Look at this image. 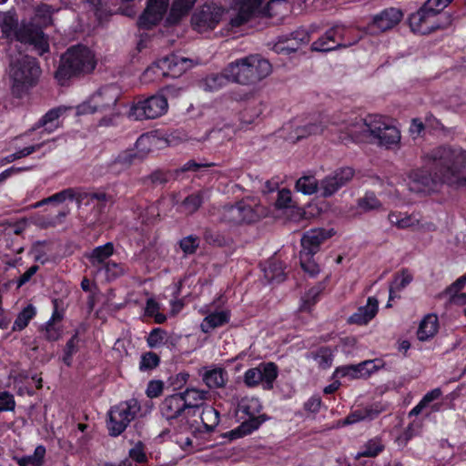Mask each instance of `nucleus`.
I'll use <instances>...</instances> for the list:
<instances>
[{
	"mask_svg": "<svg viewBox=\"0 0 466 466\" xmlns=\"http://www.w3.org/2000/svg\"><path fill=\"white\" fill-rule=\"evenodd\" d=\"M349 29L343 25H335L328 29L323 35L312 43L313 51L329 52L350 45L346 42L345 35Z\"/></svg>",
	"mask_w": 466,
	"mask_h": 466,
	"instance_id": "13",
	"label": "nucleus"
},
{
	"mask_svg": "<svg viewBox=\"0 0 466 466\" xmlns=\"http://www.w3.org/2000/svg\"><path fill=\"white\" fill-rule=\"evenodd\" d=\"M299 262L301 268L310 277H315L319 273V266L314 260V256L306 253H299Z\"/></svg>",
	"mask_w": 466,
	"mask_h": 466,
	"instance_id": "51",
	"label": "nucleus"
},
{
	"mask_svg": "<svg viewBox=\"0 0 466 466\" xmlns=\"http://www.w3.org/2000/svg\"><path fill=\"white\" fill-rule=\"evenodd\" d=\"M15 408V400L13 394L8 391H0V413L13 411Z\"/></svg>",
	"mask_w": 466,
	"mask_h": 466,
	"instance_id": "63",
	"label": "nucleus"
},
{
	"mask_svg": "<svg viewBox=\"0 0 466 466\" xmlns=\"http://www.w3.org/2000/svg\"><path fill=\"white\" fill-rule=\"evenodd\" d=\"M94 201L106 202V194L105 192H86L77 189V204L88 205Z\"/></svg>",
	"mask_w": 466,
	"mask_h": 466,
	"instance_id": "50",
	"label": "nucleus"
},
{
	"mask_svg": "<svg viewBox=\"0 0 466 466\" xmlns=\"http://www.w3.org/2000/svg\"><path fill=\"white\" fill-rule=\"evenodd\" d=\"M274 206L277 209L290 208L293 207L291 191L288 188H281L277 191V198Z\"/></svg>",
	"mask_w": 466,
	"mask_h": 466,
	"instance_id": "53",
	"label": "nucleus"
},
{
	"mask_svg": "<svg viewBox=\"0 0 466 466\" xmlns=\"http://www.w3.org/2000/svg\"><path fill=\"white\" fill-rule=\"evenodd\" d=\"M54 8L48 4H40L35 9V17L43 30L53 24Z\"/></svg>",
	"mask_w": 466,
	"mask_h": 466,
	"instance_id": "41",
	"label": "nucleus"
},
{
	"mask_svg": "<svg viewBox=\"0 0 466 466\" xmlns=\"http://www.w3.org/2000/svg\"><path fill=\"white\" fill-rule=\"evenodd\" d=\"M49 142H50L49 140H46V141H43L41 143H37V144H34V145L28 146V147H23V148L19 149L18 151L13 153L11 155H8L5 157H4L3 159H1L0 166H3L6 163H11L17 159L28 157L31 154L40 150L46 144H47Z\"/></svg>",
	"mask_w": 466,
	"mask_h": 466,
	"instance_id": "43",
	"label": "nucleus"
},
{
	"mask_svg": "<svg viewBox=\"0 0 466 466\" xmlns=\"http://www.w3.org/2000/svg\"><path fill=\"white\" fill-rule=\"evenodd\" d=\"M439 330V320L435 314L426 315L420 321L418 330L417 337L420 341H427L433 338Z\"/></svg>",
	"mask_w": 466,
	"mask_h": 466,
	"instance_id": "32",
	"label": "nucleus"
},
{
	"mask_svg": "<svg viewBox=\"0 0 466 466\" xmlns=\"http://www.w3.org/2000/svg\"><path fill=\"white\" fill-rule=\"evenodd\" d=\"M309 355L321 370H328L332 366L334 353L329 346H321L311 351Z\"/></svg>",
	"mask_w": 466,
	"mask_h": 466,
	"instance_id": "34",
	"label": "nucleus"
},
{
	"mask_svg": "<svg viewBox=\"0 0 466 466\" xmlns=\"http://www.w3.org/2000/svg\"><path fill=\"white\" fill-rule=\"evenodd\" d=\"M40 75L41 68L36 58L25 55L13 60L10 64L13 94L21 97L37 84Z\"/></svg>",
	"mask_w": 466,
	"mask_h": 466,
	"instance_id": "5",
	"label": "nucleus"
},
{
	"mask_svg": "<svg viewBox=\"0 0 466 466\" xmlns=\"http://www.w3.org/2000/svg\"><path fill=\"white\" fill-rule=\"evenodd\" d=\"M15 39L24 44L33 45L41 56L49 52V44L44 30L35 23L23 22L15 30Z\"/></svg>",
	"mask_w": 466,
	"mask_h": 466,
	"instance_id": "10",
	"label": "nucleus"
},
{
	"mask_svg": "<svg viewBox=\"0 0 466 466\" xmlns=\"http://www.w3.org/2000/svg\"><path fill=\"white\" fill-rule=\"evenodd\" d=\"M202 380L206 386L210 389H221L224 388L228 380V374L224 368L214 367L210 370H207L203 375Z\"/></svg>",
	"mask_w": 466,
	"mask_h": 466,
	"instance_id": "28",
	"label": "nucleus"
},
{
	"mask_svg": "<svg viewBox=\"0 0 466 466\" xmlns=\"http://www.w3.org/2000/svg\"><path fill=\"white\" fill-rule=\"evenodd\" d=\"M265 278L269 282L280 283L285 280V267L282 261L276 258L269 259L264 268Z\"/></svg>",
	"mask_w": 466,
	"mask_h": 466,
	"instance_id": "33",
	"label": "nucleus"
},
{
	"mask_svg": "<svg viewBox=\"0 0 466 466\" xmlns=\"http://www.w3.org/2000/svg\"><path fill=\"white\" fill-rule=\"evenodd\" d=\"M339 370L342 372V376H350L354 379L369 377V375H367V367L363 366L362 362L357 365H348L341 367Z\"/></svg>",
	"mask_w": 466,
	"mask_h": 466,
	"instance_id": "54",
	"label": "nucleus"
},
{
	"mask_svg": "<svg viewBox=\"0 0 466 466\" xmlns=\"http://www.w3.org/2000/svg\"><path fill=\"white\" fill-rule=\"evenodd\" d=\"M238 411L246 415L248 418L244 420L235 429L225 432L222 436L229 441L238 440L246 437L255 431L267 420L269 416L263 413L260 414L263 407L258 398H244L238 405Z\"/></svg>",
	"mask_w": 466,
	"mask_h": 466,
	"instance_id": "6",
	"label": "nucleus"
},
{
	"mask_svg": "<svg viewBox=\"0 0 466 466\" xmlns=\"http://www.w3.org/2000/svg\"><path fill=\"white\" fill-rule=\"evenodd\" d=\"M295 187L299 192L311 195L318 191L319 183L315 177L304 176L297 180Z\"/></svg>",
	"mask_w": 466,
	"mask_h": 466,
	"instance_id": "47",
	"label": "nucleus"
},
{
	"mask_svg": "<svg viewBox=\"0 0 466 466\" xmlns=\"http://www.w3.org/2000/svg\"><path fill=\"white\" fill-rule=\"evenodd\" d=\"M169 6V0H147L143 12L137 18L139 29L151 30L160 24Z\"/></svg>",
	"mask_w": 466,
	"mask_h": 466,
	"instance_id": "12",
	"label": "nucleus"
},
{
	"mask_svg": "<svg viewBox=\"0 0 466 466\" xmlns=\"http://www.w3.org/2000/svg\"><path fill=\"white\" fill-rule=\"evenodd\" d=\"M388 219L398 228H408L414 225L412 218L406 213L391 211L388 216Z\"/></svg>",
	"mask_w": 466,
	"mask_h": 466,
	"instance_id": "49",
	"label": "nucleus"
},
{
	"mask_svg": "<svg viewBox=\"0 0 466 466\" xmlns=\"http://www.w3.org/2000/svg\"><path fill=\"white\" fill-rule=\"evenodd\" d=\"M271 71V64L259 55L237 59L227 66L231 82L240 85H254L267 77Z\"/></svg>",
	"mask_w": 466,
	"mask_h": 466,
	"instance_id": "4",
	"label": "nucleus"
},
{
	"mask_svg": "<svg viewBox=\"0 0 466 466\" xmlns=\"http://www.w3.org/2000/svg\"><path fill=\"white\" fill-rule=\"evenodd\" d=\"M199 238L195 235H189L182 238L178 244L185 255H193L199 248Z\"/></svg>",
	"mask_w": 466,
	"mask_h": 466,
	"instance_id": "52",
	"label": "nucleus"
},
{
	"mask_svg": "<svg viewBox=\"0 0 466 466\" xmlns=\"http://www.w3.org/2000/svg\"><path fill=\"white\" fill-rule=\"evenodd\" d=\"M332 236V229L327 230L318 228L306 231L300 240L301 249L299 253L315 256L320 250L321 244Z\"/></svg>",
	"mask_w": 466,
	"mask_h": 466,
	"instance_id": "19",
	"label": "nucleus"
},
{
	"mask_svg": "<svg viewBox=\"0 0 466 466\" xmlns=\"http://www.w3.org/2000/svg\"><path fill=\"white\" fill-rule=\"evenodd\" d=\"M41 331H45L44 337L49 342L57 341L62 336V328L60 326H53L48 327L47 322H46L40 329Z\"/></svg>",
	"mask_w": 466,
	"mask_h": 466,
	"instance_id": "61",
	"label": "nucleus"
},
{
	"mask_svg": "<svg viewBox=\"0 0 466 466\" xmlns=\"http://www.w3.org/2000/svg\"><path fill=\"white\" fill-rule=\"evenodd\" d=\"M261 382L260 368H250L244 373V383L249 388L258 386Z\"/></svg>",
	"mask_w": 466,
	"mask_h": 466,
	"instance_id": "58",
	"label": "nucleus"
},
{
	"mask_svg": "<svg viewBox=\"0 0 466 466\" xmlns=\"http://www.w3.org/2000/svg\"><path fill=\"white\" fill-rule=\"evenodd\" d=\"M261 373V382L264 383V389L272 390L274 381L279 376V368L274 362H263L259 366Z\"/></svg>",
	"mask_w": 466,
	"mask_h": 466,
	"instance_id": "37",
	"label": "nucleus"
},
{
	"mask_svg": "<svg viewBox=\"0 0 466 466\" xmlns=\"http://www.w3.org/2000/svg\"><path fill=\"white\" fill-rule=\"evenodd\" d=\"M147 344L150 349H157L166 344L174 345L167 338V330L161 328H154L147 338Z\"/></svg>",
	"mask_w": 466,
	"mask_h": 466,
	"instance_id": "44",
	"label": "nucleus"
},
{
	"mask_svg": "<svg viewBox=\"0 0 466 466\" xmlns=\"http://www.w3.org/2000/svg\"><path fill=\"white\" fill-rule=\"evenodd\" d=\"M65 112L62 107H55L48 110L32 127L28 132L44 127L43 133L51 134L58 127V118Z\"/></svg>",
	"mask_w": 466,
	"mask_h": 466,
	"instance_id": "27",
	"label": "nucleus"
},
{
	"mask_svg": "<svg viewBox=\"0 0 466 466\" xmlns=\"http://www.w3.org/2000/svg\"><path fill=\"white\" fill-rule=\"evenodd\" d=\"M264 0H238L239 9L238 13L231 17L230 25L239 27L245 25L253 15L254 12L261 5Z\"/></svg>",
	"mask_w": 466,
	"mask_h": 466,
	"instance_id": "24",
	"label": "nucleus"
},
{
	"mask_svg": "<svg viewBox=\"0 0 466 466\" xmlns=\"http://www.w3.org/2000/svg\"><path fill=\"white\" fill-rule=\"evenodd\" d=\"M379 302L374 297H369L367 304L358 308L357 311L350 316L348 322L350 324L366 325L378 313Z\"/></svg>",
	"mask_w": 466,
	"mask_h": 466,
	"instance_id": "22",
	"label": "nucleus"
},
{
	"mask_svg": "<svg viewBox=\"0 0 466 466\" xmlns=\"http://www.w3.org/2000/svg\"><path fill=\"white\" fill-rule=\"evenodd\" d=\"M372 410L366 409L364 410H357L352 412H350L343 421L344 425H350L357 422H360L361 420H364L366 419H372Z\"/></svg>",
	"mask_w": 466,
	"mask_h": 466,
	"instance_id": "56",
	"label": "nucleus"
},
{
	"mask_svg": "<svg viewBox=\"0 0 466 466\" xmlns=\"http://www.w3.org/2000/svg\"><path fill=\"white\" fill-rule=\"evenodd\" d=\"M258 219L259 215L258 211L245 201H238L235 205L226 206L222 213V220L234 225L250 224Z\"/></svg>",
	"mask_w": 466,
	"mask_h": 466,
	"instance_id": "15",
	"label": "nucleus"
},
{
	"mask_svg": "<svg viewBox=\"0 0 466 466\" xmlns=\"http://www.w3.org/2000/svg\"><path fill=\"white\" fill-rule=\"evenodd\" d=\"M231 81V76H228L227 67L222 74H210L203 80L202 86L206 91H217Z\"/></svg>",
	"mask_w": 466,
	"mask_h": 466,
	"instance_id": "36",
	"label": "nucleus"
},
{
	"mask_svg": "<svg viewBox=\"0 0 466 466\" xmlns=\"http://www.w3.org/2000/svg\"><path fill=\"white\" fill-rule=\"evenodd\" d=\"M359 205L364 210L378 209L381 203L373 192H367L365 196L360 199Z\"/></svg>",
	"mask_w": 466,
	"mask_h": 466,
	"instance_id": "57",
	"label": "nucleus"
},
{
	"mask_svg": "<svg viewBox=\"0 0 466 466\" xmlns=\"http://www.w3.org/2000/svg\"><path fill=\"white\" fill-rule=\"evenodd\" d=\"M203 202V193L201 191H198L186 197L185 199L181 202L179 208L180 211L186 215H192L198 210Z\"/></svg>",
	"mask_w": 466,
	"mask_h": 466,
	"instance_id": "40",
	"label": "nucleus"
},
{
	"mask_svg": "<svg viewBox=\"0 0 466 466\" xmlns=\"http://www.w3.org/2000/svg\"><path fill=\"white\" fill-rule=\"evenodd\" d=\"M79 332L76 330L63 349L62 361L66 367L72 366L73 357L79 350Z\"/></svg>",
	"mask_w": 466,
	"mask_h": 466,
	"instance_id": "39",
	"label": "nucleus"
},
{
	"mask_svg": "<svg viewBox=\"0 0 466 466\" xmlns=\"http://www.w3.org/2000/svg\"><path fill=\"white\" fill-rule=\"evenodd\" d=\"M197 1L198 0H173L166 17V25H177L184 16L189 14Z\"/></svg>",
	"mask_w": 466,
	"mask_h": 466,
	"instance_id": "25",
	"label": "nucleus"
},
{
	"mask_svg": "<svg viewBox=\"0 0 466 466\" xmlns=\"http://www.w3.org/2000/svg\"><path fill=\"white\" fill-rule=\"evenodd\" d=\"M413 278L409 273L407 268H402L400 273L394 275L392 281L390 284L389 289V300L387 303V307H391L390 301L395 299L400 298L398 294L403 289H405L411 281Z\"/></svg>",
	"mask_w": 466,
	"mask_h": 466,
	"instance_id": "29",
	"label": "nucleus"
},
{
	"mask_svg": "<svg viewBox=\"0 0 466 466\" xmlns=\"http://www.w3.org/2000/svg\"><path fill=\"white\" fill-rule=\"evenodd\" d=\"M403 18V13L400 8H385L380 14L373 16L370 29L373 33H382L392 29Z\"/></svg>",
	"mask_w": 466,
	"mask_h": 466,
	"instance_id": "20",
	"label": "nucleus"
},
{
	"mask_svg": "<svg viewBox=\"0 0 466 466\" xmlns=\"http://www.w3.org/2000/svg\"><path fill=\"white\" fill-rule=\"evenodd\" d=\"M385 449L384 444L382 443V440L380 437H375L369 440L363 447V450L360 451L356 458L360 459L361 457H369L374 458L377 457L380 453H381Z\"/></svg>",
	"mask_w": 466,
	"mask_h": 466,
	"instance_id": "42",
	"label": "nucleus"
},
{
	"mask_svg": "<svg viewBox=\"0 0 466 466\" xmlns=\"http://www.w3.org/2000/svg\"><path fill=\"white\" fill-rule=\"evenodd\" d=\"M354 174L355 171L350 167L337 168L320 181L319 188L321 195L325 198L332 196L342 187L346 186L352 179Z\"/></svg>",
	"mask_w": 466,
	"mask_h": 466,
	"instance_id": "18",
	"label": "nucleus"
},
{
	"mask_svg": "<svg viewBox=\"0 0 466 466\" xmlns=\"http://www.w3.org/2000/svg\"><path fill=\"white\" fill-rule=\"evenodd\" d=\"M103 268L109 279H116L126 273L124 265L113 260H108L104 264Z\"/></svg>",
	"mask_w": 466,
	"mask_h": 466,
	"instance_id": "55",
	"label": "nucleus"
},
{
	"mask_svg": "<svg viewBox=\"0 0 466 466\" xmlns=\"http://www.w3.org/2000/svg\"><path fill=\"white\" fill-rule=\"evenodd\" d=\"M230 310L213 311L208 314L200 324V329L203 333L208 334L217 328L225 326L230 321Z\"/></svg>",
	"mask_w": 466,
	"mask_h": 466,
	"instance_id": "26",
	"label": "nucleus"
},
{
	"mask_svg": "<svg viewBox=\"0 0 466 466\" xmlns=\"http://www.w3.org/2000/svg\"><path fill=\"white\" fill-rule=\"evenodd\" d=\"M189 379V374L187 371H181L168 379V383L175 391H181L187 385Z\"/></svg>",
	"mask_w": 466,
	"mask_h": 466,
	"instance_id": "59",
	"label": "nucleus"
},
{
	"mask_svg": "<svg viewBox=\"0 0 466 466\" xmlns=\"http://www.w3.org/2000/svg\"><path fill=\"white\" fill-rule=\"evenodd\" d=\"M96 64L87 47L82 45L70 46L60 57L55 79L59 86H69L74 80L91 73Z\"/></svg>",
	"mask_w": 466,
	"mask_h": 466,
	"instance_id": "3",
	"label": "nucleus"
},
{
	"mask_svg": "<svg viewBox=\"0 0 466 466\" xmlns=\"http://www.w3.org/2000/svg\"><path fill=\"white\" fill-rule=\"evenodd\" d=\"M188 62L189 60L187 58L171 54L153 64L146 70L145 74L147 75L150 72L157 73V71L159 70L160 73L158 76L176 78L186 72Z\"/></svg>",
	"mask_w": 466,
	"mask_h": 466,
	"instance_id": "16",
	"label": "nucleus"
},
{
	"mask_svg": "<svg viewBox=\"0 0 466 466\" xmlns=\"http://www.w3.org/2000/svg\"><path fill=\"white\" fill-rule=\"evenodd\" d=\"M199 410L201 424L195 421L189 428L194 438L206 439V436H210L219 424L220 413L209 404H205Z\"/></svg>",
	"mask_w": 466,
	"mask_h": 466,
	"instance_id": "14",
	"label": "nucleus"
},
{
	"mask_svg": "<svg viewBox=\"0 0 466 466\" xmlns=\"http://www.w3.org/2000/svg\"><path fill=\"white\" fill-rule=\"evenodd\" d=\"M66 200H76L77 202V188L67 187L57 193H55L48 198H44L39 201L35 207H41L44 204L49 203H64Z\"/></svg>",
	"mask_w": 466,
	"mask_h": 466,
	"instance_id": "38",
	"label": "nucleus"
},
{
	"mask_svg": "<svg viewBox=\"0 0 466 466\" xmlns=\"http://www.w3.org/2000/svg\"><path fill=\"white\" fill-rule=\"evenodd\" d=\"M36 316V309L33 304H28L16 316L12 326V331H22Z\"/></svg>",
	"mask_w": 466,
	"mask_h": 466,
	"instance_id": "35",
	"label": "nucleus"
},
{
	"mask_svg": "<svg viewBox=\"0 0 466 466\" xmlns=\"http://www.w3.org/2000/svg\"><path fill=\"white\" fill-rule=\"evenodd\" d=\"M452 0H427L422 6L409 16L412 32L428 35L442 27L440 15Z\"/></svg>",
	"mask_w": 466,
	"mask_h": 466,
	"instance_id": "7",
	"label": "nucleus"
},
{
	"mask_svg": "<svg viewBox=\"0 0 466 466\" xmlns=\"http://www.w3.org/2000/svg\"><path fill=\"white\" fill-rule=\"evenodd\" d=\"M118 95L117 88L113 86H105L100 87L91 97V112H102L112 108L116 105Z\"/></svg>",
	"mask_w": 466,
	"mask_h": 466,
	"instance_id": "21",
	"label": "nucleus"
},
{
	"mask_svg": "<svg viewBox=\"0 0 466 466\" xmlns=\"http://www.w3.org/2000/svg\"><path fill=\"white\" fill-rule=\"evenodd\" d=\"M325 129L339 132V139L342 143H362L372 137L378 140L380 146L390 149L400 142V130L386 122L380 115H369L366 117L356 116L349 120L343 119L341 123L334 121L330 126H323L321 122H309L304 126L296 127L290 138L297 142L311 135L323 133Z\"/></svg>",
	"mask_w": 466,
	"mask_h": 466,
	"instance_id": "1",
	"label": "nucleus"
},
{
	"mask_svg": "<svg viewBox=\"0 0 466 466\" xmlns=\"http://www.w3.org/2000/svg\"><path fill=\"white\" fill-rule=\"evenodd\" d=\"M139 156L134 149H127L120 152L117 157L108 165L110 173L117 175L127 170Z\"/></svg>",
	"mask_w": 466,
	"mask_h": 466,
	"instance_id": "30",
	"label": "nucleus"
},
{
	"mask_svg": "<svg viewBox=\"0 0 466 466\" xmlns=\"http://www.w3.org/2000/svg\"><path fill=\"white\" fill-rule=\"evenodd\" d=\"M45 455L46 448L43 445H38L33 455L21 457L17 460V464L19 466H42Z\"/></svg>",
	"mask_w": 466,
	"mask_h": 466,
	"instance_id": "46",
	"label": "nucleus"
},
{
	"mask_svg": "<svg viewBox=\"0 0 466 466\" xmlns=\"http://www.w3.org/2000/svg\"><path fill=\"white\" fill-rule=\"evenodd\" d=\"M164 390V382L162 380H150L147 383L146 394L150 399H155L159 397Z\"/></svg>",
	"mask_w": 466,
	"mask_h": 466,
	"instance_id": "64",
	"label": "nucleus"
},
{
	"mask_svg": "<svg viewBox=\"0 0 466 466\" xmlns=\"http://www.w3.org/2000/svg\"><path fill=\"white\" fill-rule=\"evenodd\" d=\"M138 410L139 407L136 400H130L112 407L107 422L109 434L113 437L122 434L128 424L136 418Z\"/></svg>",
	"mask_w": 466,
	"mask_h": 466,
	"instance_id": "9",
	"label": "nucleus"
},
{
	"mask_svg": "<svg viewBox=\"0 0 466 466\" xmlns=\"http://www.w3.org/2000/svg\"><path fill=\"white\" fill-rule=\"evenodd\" d=\"M186 403L187 400L179 392L167 395L159 404V412L169 424H172L174 420H178L189 415Z\"/></svg>",
	"mask_w": 466,
	"mask_h": 466,
	"instance_id": "17",
	"label": "nucleus"
},
{
	"mask_svg": "<svg viewBox=\"0 0 466 466\" xmlns=\"http://www.w3.org/2000/svg\"><path fill=\"white\" fill-rule=\"evenodd\" d=\"M160 361V357L157 353L153 351L144 352L140 357L139 370L142 372L153 370L159 366Z\"/></svg>",
	"mask_w": 466,
	"mask_h": 466,
	"instance_id": "48",
	"label": "nucleus"
},
{
	"mask_svg": "<svg viewBox=\"0 0 466 466\" xmlns=\"http://www.w3.org/2000/svg\"><path fill=\"white\" fill-rule=\"evenodd\" d=\"M425 166L412 174L418 190L432 193L442 184L466 187V150L455 146H440L424 157Z\"/></svg>",
	"mask_w": 466,
	"mask_h": 466,
	"instance_id": "2",
	"label": "nucleus"
},
{
	"mask_svg": "<svg viewBox=\"0 0 466 466\" xmlns=\"http://www.w3.org/2000/svg\"><path fill=\"white\" fill-rule=\"evenodd\" d=\"M114 243L106 242L104 245L94 248L92 251L90 253H86L85 257L92 266H103L108 261L107 259L114 254Z\"/></svg>",
	"mask_w": 466,
	"mask_h": 466,
	"instance_id": "31",
	"label": "nucleus"
},
{
	"mask_svg": "<svg viewBox=\"0 0 466 466\" xmlns=\"http://www.w3.org/2000/svg\"><path fill=\"white\" fill-rule=\"evenodd\" d=\"M179 393L187 400V414L190 415H195L197 411L201 410V407L205 405L203 402L208 400L209 395L208 390H198L194 387H187L183 391H179Z\"/></svg>",
	"mask_w": 466,
	"mask_h": 466,
	"instance_id": "23",
	"label": "nucleus"
},
{
	"mask_svg": "<svg viewBox=\"0 0 466 466\" xmlns=\"http://www.w3.org/2000/svg\"><path fill=\"white\" fill-rule=\"evenodd\" d=\"M129 457L137 463L142 464L147 461V456L145 452V445L142 441H137L136 445L129 450Z\"/></svg>",
	"mask_w": 466,
	"mask_h": 466,
	"instance_id": "60",
	"label": "nucleus"
},
{
	"mask_svg": "<svg viewBox=\"0 0 466 466\" xmlns=\"http://www.w3.org/2000/svg\"><path fill=\"white\" fill-rule=\"evenodd\" d=\"M223 11L221 6L215 4L203 5L191 17L193 28L199 33L213 30L220 22Z\"/></svg>",
	"mask_w": 466,
	"mask_h": 466,
	"instance_id": "11",
	"label": "nucleus"
},
{
	"mask_svg": "<svg viewBox=\"0 0 466 466\" xmlns=\"http://www.w3.org/2000/svg\"><path fill=\"white\" fill-rule=\"evenodd\" d=\"M323 288L315 286L309 289L303 298L304 307L310 308L314 306L319 300Z\"/></svg>",
	"mask_w": 466,
	"mask_h": 466,
	"instance_id": "62",
	"label": "nucleus"
},
{
	"mask_svg": "<svg viewBox=\"0 0 466 466\" xmlns=\"http://www.w3.org/2000/svg\"><path fill=\"white\" fill-rule=\"evenodd\" d=\"M167 108V97L157 94L136 102L130 108L129 116L136 120L155 119L163 116Z\"/></svg>",
	"mask_w": 466,
	"mask_h": 466,
	"instance_id": "8",
	"label": "nucleus"
},
{
	"mask_svg": "<svg viewBox=\"0 0 466 466\" xmlns=\"http://www.w3.org/2000/svg\"><path fill=\"white\" fill-rule=\"evenodd\" d=\"M203 239L210 246L223 248L228 244L227 238L219 230L214 228H205L203 230Z\"/></svg>",
	"mask_w": 466,
	"mask_h": 466,
	"instance_id": "45",
	"label": "nucleus"
}]
</instances>
